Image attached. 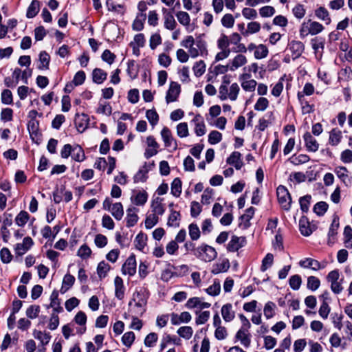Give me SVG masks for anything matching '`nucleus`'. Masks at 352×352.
Returning <instances> with one entry per match:
<instances>
[{"instance_id": "f257e3e1", "label": "nucleus", "mask_w": 352, "mask_h": 352, "mask_svg": "<svg viewBox=\"0 0 352 352\" xmlns=\"http://www.w3.org/2000/svg\"><path fill=\"white\" fill-rule=\"evenodd\" d=\"M133 302L135 305L131 309V311L136 316H142L146 311L147 296L142 292H135L133 294V298L129 302V305L131 306Z\"/></svg>"}, {"instance_id": "f03ea898", "label": "nucleus", "mask_w": 352, "mask_h": 352, "mask_svg": "<svg viewBox=\"0 0 352 352\" xmlns=\"http://www.w3.org/2000/svg\"><path fill=\"white\" fill-rule=\"evenodd\" d=\"M217 256L216 250L206 243H201L197 247L195 257L204 262H211Z\"/></svg>"}, {"instance_id": "7ed1b4c3", "label": "nucleus", "mask_w": 352, "mask_h": 352, "mask_svg": "<svg viewBox=\"0 0 352 352\" xmlns=\"http://www.w3.org/2000/svg\"><path fill=\"white\" fill-rule=\"evenodd\" d=\"M104 210L111 213L116 220H121L124 215L123 206L120 202L112 204V201L109 197H106L102 204Z\"/></svg>"}, {"instance_id": "20e7f679", "label": "nucleus", "mask_w": 352, "mask_h": 352, "mask_svg": "<svg viewBox=\"0 0 352 352\" xmlns=\"http://www.w3.org/2000/svg\"><path fill=\"white\" fill-rule=\"evenodd\" d=\"M276 195L281 208L288 211L292 204V197L288 190L284 186L280 185L276 189Z\"/></svg>"}, {"instance_id": "39448f33", "label": "nucleus", "mask_w": 352, "mask_h": 352, "mask_svg": "<svg viewBox=\"0 0 352 352\" xmlns=\"http://www.w3.org/2000/svg\"><path fill=\"white\" fill-rule=\"evenodd\" d=\"M181 86L177 82L171 81L166 94V102L167 104L176 102L181 93Z\"/></svg>"}, {"instance_id": "423d86ee", "label": "nucleus", "mask_w": 352, "mask_h": 352, "mask_svg": "<svg viewBox=\"0 0 352 352\" xmlns=\"http://www.w3.org/2000/svg\"><path fill=\"white\" fill-rule=\"evenodd\" d=\"M288 49L292 53L293 60H295L303 53L305 45L300 41L292 40L288 43Z\"/></svg>"}, {"instance_id": "0eeeda50", "label": "nucleus", "mask_w": 352, "mask_h": 352, "mask_svg": "<svg viewBox=\"0 0 352 352\" xmlns=\"http://www.w3.org/2000/svg\"><path fill=\"white\" fill-rule=\"evenodd\" d=\"M210 305V303L203 302L201 298L199 297L190 298L185 304V307L187 309H197L196 310L197 311H201L204 309L209 308Z\"/></svg>"}, {"instance_id": "6e6552de", "label": "nucleus", "mask_w": 352, "mask_h": 352, "mask_svg": "<svg viewBox=\"0 0 352 352\" xmlns=\"http://www.w3.org/2000/svg\"><path fill=\"white\" fill-rule=\"evenodd\" d=\"M188 53L192 58H196L198 56H204L207 54L206 43L202 40H197L193 44V46L188 50Z\"/></svg>"}, {"instance_id": "1a4fd4ad", "label": "nucleus", "mask_w": 352, "mask_h": 352, "mask_svg": "<svg viewBox=\"0 0 352 352\" xmlns=\"http://www.w3.org/2000/svg\"><path fill=\"white\" fill-rule=\"evenodd\" d=\"M246 239L244 236H232L231 240L227 245V250L229 252H234L238 251L240 248L245 246Z\"/></svg>"}, {"instance_id": "9d476101", "label": "nucleus", "mask_w": 352, "mask_h": 352, "mask_svg": "<svg viewBox=\"0 0 352 352\" xmlns=\"http://www.w3.org/2000/svg\"><path fill=\"white\" fill-rule=\"evenodd\" d=\"M161 136L164 141L165 147H171L173 146V149L177 148V144L176 140L173 137L170 130L164 126L161 131Z\"/></svg>"}, {"instance_id": "9b49d317", "label": "nucleus", "mask_w": 352, "mask_h": 352, "mask_svg": "<svg viewBox=\"0 0 352 352\" xmlns=\"http://www.w3.org/2000/svg\"><path fill=\"white\" fill-rule=\"evenodd\" d=\"M122 272L124 274H128L130 276L136 273V260L133 254L129 256L126 260L122 265Z\"/></svg>"}, {"instance_id": "f8f14e48", "label": "nucleus", "mask_w": 352, "mask_h": 352, "mask_svg": "<svg viewBox=\"0 0 352 352\" xmlns=\"http://www.w3.org/2000/svg\"><path fill=\"white\" fill-rule=\"evenodd\" d=\"M249 329L240 328L235 335V339L240 341L241 344L245 348H248L251 344V334Z\"/></svg>"}, {"instance_id": "ddd939ff", "label": "nucleus", "mask_w": 352, "mask_h": 352, "mask_svg": "<svg viewBox=\"0 0 352 352\" xmlns=\"http://www.w3.org/2000/svg\"><path fill=\"white\" fill-rule=\"evenodd\" d=\"M305 146L308 152L315 153L319 148V144L315 138L309 132H306L303 135Z\"/></svg>"}, {"instance_id": "4468645a", "label": "nucleus", "mask_w": 352, "mask_h": 352, "mask_svg": "<svg viewBox=\"0 0 352 352\" xmlns=\"http://www.w3.org/2000/svg\"><path fill=\"white\" fill-rule=\"evenodd\" d=\"M89 122V116L87 114L76 113L75 116L74 123L77 130L80 133L84 132L88 127Z\"/></svg>"}, {"instance_id": "2eb2a0df", "label": "nucleus", "mask_w": 352, "mask_h": 352, "mask_svg": "<svg viewBox=\"0 0 352 352\" xmlns=\"http://www.w3.org/2000/svg\"><path fill=\"white\" fill-rule=\"evenodd\" d=\"M340 226L339 217L335 216L333 219L332 223L330 226L328 232V244L332 245L336 241V236L338 234V230Z\"/></svg>"}, {"instance_id": "dca6fc26", "label": "nucleus", "mask_w": 352, "mask_h": 352, "mask_svg": "<svg viewBox=\"0 0 352 352\" xmlns=\"http://www.w3.org/2000/svg\"><path fill=\"white\" fill-rule=\"evenodd\" d=\"M154 166V164L152 163L149 165L145 164L140 168L138 173L133 177V181L135 183L138 182H144L146 180L148 176L147 173L150 170L151 168Z\"/></svg>"}, {"instance_id": "f3484780", "label": "nucleus", "mask_w": 352, "mask_h": 352, "mask_svg": "<svg viewBox=\"0 0 352 352\" xmlns=\"http://www.w3.org/2000/svg\"><path fill=\"white\" fill-rule=\"evenodd\" d=\"M50 307L53 309V313L59 314L63 311L58 299V292L56 290H54L50 296V304L47 306V308Z\"/></svg>"}, {"instance_id": "a211bd4d", "label": "nucleus", "mask_w": 352, "mask_h": 352, "mask_svg": "<svg viewBox=\"0 0 352 352\" xmlns=\"http://www.w3.org/2000/svg\"><path fill=\"white\" fill-rule=\"evenodd\" d=\"M34 244L33 240L30 236L23 239V243L16 245L15 251L18 255L24 254Z\"/></svg>"}, {"instance_id": "6ab92c4d", "label": "nucleus", "mask_w": 352, "mask_h": 352, "mask_svg": "<svg viewBox=\"0 0 352 352\" xmlns=\"http://www.w3.org/2000/svg\"><path fill=\"white\" fill-rule=\"evenodd\" d=\"M299 265L302 267L311 268L315 271L324 267V265H322L319 261L311 258H306L304 260H301L299 262Z\"/></svg>"}, {"instance_id": "aec40b11", "label": "nucleus", "mask_w": 352, "mask_h": 352, "mask_svg": "<svg viewBox=\"0 0 352 352\" xmlns=\"http://www.w3.org/2000/svg\"><path fill=\"white\" fill-rule=\"evenodd\" d=\"M148 194L146 191H133L131 201L137 206H143L147 201Z\"/></svg>"}, {"instance_id": "412c9836", "label": "nucleus", "mask_w": 352, "mask_h": 352, "mask_svg": "<svg viewBox=\"0 0 352 352\" xmlns=\"http://www.w3.org/2000/svg\"><path fill=\"white\" fill-rule=\"evenodd\" d=\"M241 157V155L239 152L234 151L228 157L226 162L230 165H233L236 170H240L243 165Z\"/></svg>"}, {"instance_id": "4be33fe9", "label": "nucleus", "mask_w": 352, "mask_h": 352, "mask_svg": "<svg viewBox=\"0 0 352 352\" xmlns=\"http://www.w3.org/2000/svg\"><path fill=\"white\" fill-rule=\"evenodd\" d=\"M337 177L347 186L351 184V179L349 177V170L344 166H338L334 170Z\"/></svg>"}, {"instance_id": "5701e85b", "label": "nucleus", "mask_w": 352, "mask_h": 352, "mask_svg": "<svg viewBox=\"0 0 352 352\" xmlns=\"http://www.w3.org/2000/svg\"><path fill=\"white\" fill-rule=\"evenodd\" d=\"M192 121L195 123V133L197 136H202L206 133V125L202 117L198 114L195 116Z\"/></svg>"}, {"instance_id": "b1692460", "label": "nucleus", "mask_w": 352, "mask_h": 352, "mask_svg": "<svg viewBox=\"0 0 352 352\" xmlns=\"http://www.w3.org/2000/svg\"><path fill=\"white\" fill-rule=\"evenodd\" d=\"M221 312L226 322H230L233 320L235 317V312L232 310V305L230 303L223 305Z\"/></svg>"}, {"instance_id": "393cba45", "label": "nucleus", "mask_w": 352, "mask_h": 352, "mask_svg": "<svg viewBox=\"0 0 352 352\" xmlns=\"http://www.w3.org/2000/svg\"><path fill=\"white\" fill-rule=\"evenodd\" d=\"M137 209L134 207L129 208L126 210V226L127 227H132L134 226L138 221V216L136 214Z\"/></svg>"}, {"instance_id": "a878e982", "label": "nucleus", "mask_w": 352, "mask_h": 352, "mask_svg": "<svg viewBox=\"0 0 352 352\" xmlns=\"http://www.w3.org/2000/svg\"><path fill=\"white\" fill-rule=\"evenodd\" d=\"M114 285L116 297L119 300H122L124 297L125 292L122 279L119 276H116L114 280Z\"/></svg>"}, {"instance_id": "bb28decb", "label": "nucleus", "mask_w": 352, "mask_h": 352, "mask_svg": "<svg viewBox=\"0 0 352 352\" xmlns=\"http://www.w3.org/2000/svg\"><path fill=\"white\" fill-rule=\"evenodd\" d=\"M164 14V27L170 30H173L176 27V21L173 15L166 8L162 9Z\"/></svg>"}, {"instance_id": "cd10ccee", "label": "nucleus", "mask_w": 352, "mask_h": 352, "mask_svg": "<svg viewBox=\"0 0 352 352\" xmlns=\"http://www.w3.org/2000/svg\"><path fill=\"white\" fill-rule=\"evenodd\" d=\"M75 283V277L70 274H67L64 276L62 286L60 288V292L62 294H65L67 291H68L74 284Z\"/></svg>"}, {"instance_id": "c85d7f7f", "label": "nucleus", "mask_w": 352, "mask_h": 352, "mask_svg": "<svg viewBox=\"0 0 352 352\" xmlns=\"http://www.w3.org/2000/svg\"><path fill=\"white\" fill-rule=\"evenodd\" d=\"M230 262L228 259H224L221 263H216L213 265L211 272L213 274H218L221 272H226L230 268Z\"/></svg>"}, {"instance_id": "c756f323", "label": "nucleus", "mask_w": 352, "mask_h": 352, "mask_svg": "<svg viewBox=\"0 0 352 352\" xmlns=\"http://www.w3.org/2000/svg\"><path fill=\"white\" fill-rule=\"evenodd\" d=\"M246 63V57L243 54H238L232 59L229 69L232 72L235 71L239 67L243 66Z\"/></svg>"}, {"instance_id": "7c9ffc66", "label": "nucleus", "mask_w": 352, "mask_h": 352, "mask_svg": "<svg viewBox=\"0 0 352 352\" xmlns=\"http://www.w3.org/2000/svg\"><path fill=\"white\" fill-rule=\"evenodd\" d=\"M146 19L145 13L138 14L132 23V28L135 31H141L144 28V22Z\"/></svg>"}, {"instance_id": "2f4dec72", "label": "nucleus", "mask_w": 352, "mask_h": 352, "mask_svg": "<svg viewBox=\"0 0 352 352\" xmlns=\"http://www.w3.org/2000/svg\"><path fill=\"white\" fill-rule=\"evenodd\" d=\"M107 76V73L100 68H96L92 72V79L96 84L102 83Z\"/></svg>"}, {"instance_id": "473e14b6", "label": "nucleus", "mask_w": 352, "mask_h": 352, "mask_svg": "<svg viewBox=\"0 0 352 352\" xmlns=\"http://www.w3.org/2000/svg\"><path fill=\"white\" fill-rule=\"evenodd\" d=\"M298 100L301 105L303 114H309L314 111V105L310 104L308 101L302 97V94H297Z\"/></svg>"}, {"instance_id": "72a5a7b5", "label": "nucleus", "mask_w": 352, "mask_h": 352, "mask_svg": "<svg viewBox=\"0 0 352 352\" xmlns=\"http://www.w3.org/2000/svg\"><path fill=\"white\" fill-rule=\"evenodd\" d=\"M151 209L153 214L162 215L165 211L164 205L162 204V199L157 197L152 201Z\"/></svg>"}, {"instance_id": "f704fd0d", "label": "nucleus", "mask_w": 352, "mask_h": 352, "mask_svg": "<svg viewBox=\"0 0 352 352\" xmlns=\"http://www.w3.org/2000/svg\"><path fill=\"white\" fill-rule=\"evenodd\" d=\"M342 138V132L338 129H333L329 133V143L332 146H337Z\"/></svg>"}, {"instance_id": "c9c22d12", "label": "nucleus", "mask_w": 352, "mask_h": 352, "mask_svg": "<svg viewBox=\"0 0 352 352\" xmlns=\"http://www.w3.org/2000/svg\"><path fill=\"white\" fill-rule=\"evenodd\" d=\"M299 227L300 233L305 236H309L312 233V230L309 227V223L308 222L306 217H302L299 221Z\"/></svg>"}, {"instance_id": "e433bc0d", "label": "nucleus", "mask_w": 352, "mask_h": 352, "mask_svg": "<svg viewBox=\"0 0 352 352\" xmlns=\"http://www.w3.org/2000/svg\"><path fill=\"white\" fill-rule=\"evenodd\" d=\"M28 130L32 139L38 137L39 134V123L36 120H29L28 123Z\"/></svg>"}, {"instance_id": "4c0bfd02", "label": "nucleus", "mask_w": 352, "mask_h": 352, "mask_svg": "<svg viewBox=\"0 0 352 352\" xmlns=\"http://www.w3.org/2000/svg\"><path fill=\"white\" fill-rule=\"evenodd\" d=\"M39 10L40 2L38 0H32L28 8L26 16L29 19L34 17L38 13Z\"/></svg>"}, {"instance_id": "58836bf2", "label": "nucleus", "mask_w": 352, "mask_h": 352, "mask_svg": "<svg viewBox=\"0 0 352 352\" xmlns=\"http://www.w3.org/2000/svg\"><path fill=\"white\" fill-rule=\"evenodd\" d=\"M111 270V266L102 261L100 262L97 267V274L100 279L104 278L107 276V273Z\"/></svg>"}, {"instance_id": "ea45409f", "label": "nucleus", "mask_w": 352, "mask_h": 352, "mask_svg": "<svg viewBox=\"0 0 352 352\" xmlns=\"http://www.w3.org/2000/svg\"><path fill=\"white\" fill-rule=\"evenodd\" d=\"M72 157L76 162H81L85 160V155L82 148L79 145L73 147Z\"/></svg>"}, {"instance_id": "a19ab883", "label": "nucleus", "mask_w": 352, "mask_h": 352, "mask_svg": "<svg viewBox=\"0 0 352 352\" xmlns=\"http://www.w3.org/2000/svg\"><path fill=\"white\" fill-rule=\"evenodd\" d=\"M146 241H147V236L146 234L142 233V232H140L139 233L135 239V248L143 252L144 251V247L146 246Z\"/></svg>"}, {"instance_id": "79ce46f5", "label": "nucleus", "mask_w": 352, "mask_h": 352, "mask_svg": "<svg viewBox=\"0 0 352 352\" xmlns=\"http://www.w3.org/2000/svg\"><path fill=\"white\" fill-rule=\"evenodd\" d=\"M316 16L320 20L325 21L326 24H329L331 21L329 17V12L324 7H320L315 10Z\"/></svg>"}, {"instance_id": "37998d69", "label": "nucleus", "mask_w": 352, "mask_h": 352, "mask_svg": "<svg viewBox=\"0 0 352 352\" xmlns=\"http://www.w3.org/2000/svg\"><path fill=\"white\" fill-rule=\"evenodd\" d=\"M308 23L309 24L308 32L311 35L318 34L324 30V26L317 21H311V20L309 19L308 20Z\"/></svg>"}, {"instance_id": "c03bdc74", "label": "nucleus", "mask_w": 352, "mask_h": 352, "mask_svg": "<svg viewBox=\"0 0 352 352\" xmlns=\"http://www.w3.org/2000/svg\"><path fill=\"white\" fill-rule=\"evenodd\" d=\"M50 60V55L45 51H43L39 54L40 64L38 66L39 69H47Z\"/></svg>"}, {"instance_id": "a18cd8bd", "label": "nucleus", "mask_w": 352, "mask_h": 352, "mask_svg": "<svg viewBox=\"0 0 352 352\" xmlns=\"http://www.w3.org/2000/svg\"><path fill=\"white\" fill-rule=\"evenodd\" d=\"M195 313L197 315L195 319V323L197 325L205 324L210 318V314L209 311H201L195 310Z\"/></svg>"}, {"instance_id": "49530a36", "label": "nucleus", "mask_w": 352, "mask_h": 352, "mask_svg": "<svg viewBox=\"0 0 352 352\" xmlns=\"http://www.w3.org/2000/svg\"><path fill=\"white\" fill-rule=\"evenodd\" d=\"M289 160L292 164L298 166L308 162L310 160V157L306 154H300L298 155H294Z\"/></svg>"}, {"instance_id": "de8ad7c7", "label": "nucleus", "mask_w": 352, "mask_h": 352, "mask_svg": "<svg viewBox=\"0 0 352 352\" xmlns=\"http://www.w3.org/2000/svg\"><path fill=\"white\" fill-rule=\"evenodd\" d=\"M33 334L36 339L40 340L43 346L47 344L51 339V336L49 333L34 331Z\"/></svg>"}, {"instance_id": "09e8293b", "label": "nucleus", "mask_w": 352, "mask_h": 352, "mask_svg": "<svg viewBox=\"0 0 352 352\" xmlns=\"http://www.w3.org/2000/svg\"><path fill=\"white\" fill-rule=\"evenodd\" d=\"M177 333L182 338L189 340L192 336L193 329L190 326H183L177 329Z\"/></svg>"}, {"instance_id": "8fccbe9b", "label": "nucleus", "mask_w": 352, "mask_h": 352, "mask_svg": "<svg viewBox=\"0 0 352 352\" xmlns=\"http://www.w3.org/2000/svg\"><path fill=\"white\" fill-rule=\"evenodd\" d=\"M171 194L175 197H178L180 196L182 192V182L179 178L177 177L173 179L171 184Z\"/></svg>"}, {"instance_id": "3c124183", "label": "nucleus", "mask_w": 352, "mask_h": 352, "mask_svg": "<svg viewBox=\"0 0 352 352\" xmlns=\"http://www.w3.org/2000/svg\"><path fill=\"white\" fill-rule=\"evenodd\" d=\"M328 208L329 206L325 201H319L314 205L313 210L318 216H323Z\"/></svg>"}, {"instance_id": "603ef678", "label": "nucleus", "mask_w": 352, "mask_h": 352, "mask_svg": "<svg viewBox=\"0 0 352 352\" xmlns=\"http://www.w3.org/2000/svg\"><path fill=\"white\" fill-rule=\"evenodd\" d=\"M188 230L192 241H197L200 238L201 232L196 223H190L188 226Z\"/></svg>"}, {"instance_id": "864d4df0", "label": "nucleus", "mask_w": 352, "mask_h": 352, "mask_svg": "<svg viewBox=\"0 0 352 352\" xmlns=\"http://www.w3.org/2000/svg\"><path fill=\"white\" fill-rule=\"evenodd\" d=\"M135 338V333L133 331H128L124 333L122 337V344L127 348H130Z\"/></svg>"}, {"instance_id": "5fc2aeb1", "label": "nucleus", "mask_w": 352, "mask_h": 352, "mask_svg": "<svg viewBox=\"0 0 352 352\" xmlns=\"http://www.w3.org/2000/svg\"><path fill=\"white\" fill-rule=\"evenodd\" d=\"M29 218L30 215L28 212L22 210L16 217L15 222L19 226L23 227L26 224Z\"/></svg>"}, {"instance_id": "6e6d98bb", "label": "nucleus", "mask_w": 352, "mask_h": 352, "mask_svg": "<svg viewBox=\"0 0 352 352\" xmlns=\"http://www.w3.org/2000/svg\"><path fill=\"white\" fill-rule=\"evenodd\" d=\"M146 117L148 119L149 123L153 126H155L159 121V116L155 109H149L146 112Z\"/></svg>"}, {"instance_id": "4d7b16f0", "label": "nucleus", "mask_w": 352, "mask_h": 352, "mask_svg": "<svg viewBox=\"0 0 352 352\" xmlns=\"http://www.w3.org/2000/svg\"><path fill=\"white\" fill-rule=\"evenodd\" d=\"M221 291V285L219 280H214L213 284L206 289V292L212 296H216L219 294Z\"/></svg>"}, {"instance_id": "13d9d810", "label": "nucleus", "mask_w": 352, "mask_h": 352, "mask_svg": "<svg viewBox=\"0 0 352 352\" xmlns=\"http://www.w3.org/2000/svg\"><path fill=\"white\" fill-rule=\"evenodd\" d=\"M178 21L184 26L188 27L190 25V18L189 14L183 11H179L176 14Z\"/></svg>"}, {"instance_id": "bf43d9fd", "label": "nucleus", "mask_w": 352, "mask_h": 352, "mask_svg": "<svg viewBox=\"0 0 352 352\" xmlns=\"http://www.w3.org/2000/svg\"><path fill=\"white\" fill-rule=\"evenodd\" d=\"M268 54L267 47L263 44L257 46L256 50L254 51V57L256 59H261L265 58Z\"/></svg>"}, {"instance_id": "052dcab7", "label": "nucleus", "mask_w": 352, "mask_h": 352, "mask_svg": "<svg viewBox=\"0 0 352 352\" xmlns=\"http://www.w3.org/2000/svg\"><path fill=\"white\" fill-rule=\"evenodd\" d=\"M275 307L276 305L273 302L269 301L265 304L263 312L267 319H270L274 316Z\"/></svg>"}, {"instance_id": "680f3d73", "label": "nucleus", "mask_w": 352, "mask_h": 352, "mask_svg": "<svg viewBox=\"0 0 352 352\" xmlns=\"http://www.w3.org/2000/svg\"><path fill=\"white\" fill-rule=\"evenodd\" d=\"M192 70L196 76H202L206 71V65L203 60L196 62L192 67Z\"/></svg>"}, {"instance_id": "e2e57ef3", "label": "nucleus", "mask_w": 352, "mask_h": 352, "mask_svg": "<svg viewBox=\"0 0 352 352\" xmlns=\"http://www.w3.org/2000/svg\"><path fill=\"white\" fill-rule=\"evenodd\" d=\"M311 197L309 195H305L300 198L299 204L300 209L303 212H307L309 210Z\"/></svg>"}, {"instance_id": "0e129e2a", "label": "nucleus", "mask_w": 352, "mask_h": 352, "mask_svg": "<svg viewBox=\"0 0 352 352\" xmlns=\"http://www.w3.org/2000/svg\"><path fill=\"white\" fill-rule=\"evenodd\" d=\"M91 254V250L87 244L81 245L77 252V255L82 259L89 258Z\"/></svg>"}, {"instance_id": "69168bd1", "label": "nucleus", "mask_w": 352, "mask_h": 352, "mask_svg": "<svg viewBox=\"0 0 352 352\" xmlns=\"http://www.w3.org/2000/svg\"><path fill=\"white\" fill-rule=\"evenodd\" d=\"M269 106V101L266 98H259L254 104V109L256 111H263Z\"/></svg>"}, {"instance_id": "338daca9", "label": "nucleus", "mask_w": 352, "mask_h": 352, "mask_svg": "<svg viewBox=\"0 0 352 352\" xmlns=\"http://www.w3.org/2000/svg\"><path fill=\"white\" fill-rule=\"evenodd\" d=\"M301 277L298 274L292 276L289 280V286L294 290H298L301 285Z\"/></svg>"}, {"instance_id": "774afa93", "label": "nucleus", "mask_w": 352, "mask_h": 352, "mask_svg": "<svg viewBox=\"0 0 352 352\" xmlns=\"http://www.w3.org/2000/svg\"><path fill=\"white\" fill-rule=\"evenodd\" d=\"M40 313V307L38 305H30L26 310V316L30 319H34L38 317Z\"/></svg>"}]
</instances>
